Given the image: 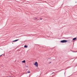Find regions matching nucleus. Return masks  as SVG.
I'll return each instance as SVG.
<instances>
[{
    "label": "nucleus",
    "instance_id": "nucleus-2",
    "mask_svg": "<svg viewBox=\"0 0 77 77\" xmlns=\"http://www.w3.org/2000/svg\"><path fill=\"white\" fill-rule=\"evenodd\" d=\"M68 41L67 40H62L60 41L61 42H62V43H64V42H67Z\"/></svg>",
    "mask_w": 77,
    "mask_h": 77
},
{
    "label": "nucleus",
    "instance_id": "nucleus-10",
    "mask_svg": "<svg viewBox=\"0 0 77 77\" xmlns=\"http://www.w3.org/2000/svg\"><path fill=\"white\" fill-rule=\"evenodd\" d=\"M41 20H42V19H41Z\"/></svg>",
    "mask_w": 77,
    "mask_h": 77
},
{
    "label": "nucleus",
    "instance_id": "nucleus-9",
    "mask_svg": "<svg viewBox=\"0 0 77 77\" xmlns=\"http://www.w3.org/2000/svg\"><path fill=\"white\" fill-rule=\"evenodd\" d=\"M1 57V56H0V57Z\"/></svg>",
    "mask_w": 77,
    "mask_h": 77
},
{
    "label": "nucleus",
    "instance_id": "nucleus-4",
    "mask_svg": "<svg viewBox=\"0 0 77 77\" xmlns=\"http://www.w3.org/2000/svg\"><path fill=\"white\" fill-rule=\"evenodd\" d=\"M22 63H26V60H24L22 61Z\"/></svg>",
    "mask_w": 77,
    "mask_h": 77
},
{
    "label": "nucleus",
    "instance_id": "nucleus-6",
    "mask_svg": "<svg viewBox=\"0 0 77 77\" xmlns=\"http://www.w3.org/2000/svg\"><path fill=\"white\" fill-rule=\"evenodd\" d=\"M76 38H74L73 39V40H75V39H76Z\"/></svg>",
    "mask_w": 77,
    "mask_h": 77
},
{
    "label": "nucleus",
    "instance_id": "nucleus-5",
    "mask_svg": "<svg viewBox=\"0 0 77 77\" xmlns=\"http://www.w3.org/2000/svg\"><path fill=\"white\" fill-rule=\"evenodd\" d=\"M24 47V48H27V45H25Z\"/></svg>",
    "mask_w": 77,
    "mask_h": 77
},
{
    "label": "nucleus",
    "instance_id": "nucleus-8",
    "mask_svg": "<svg viewBox=\"0 0 77 77\" xmlns=\"http://www.w3.org/2000/svg\"><path fill=\"white\" fill-rule=\"evenodd\" d=\"M0 56H2V55H1Z\"/></svg>",
    "mask_w": 77,
    "mask_h": 77
},
{
    "label": "nucleus",
    "instance_id": "nucleus-7",
    "mask_svg": "<svg viewBox=\"0 0 77 77\" xmlns=\"http://www.w3.org/2000/svg\"><path fill=\"white\" fill-rule=\"evenodd\" d=\"M30 73V71H28L27 73Z\"/></svg>",
    "mask_w": 77,
    "mask_h": 77
},
{
    "label": "nucleus",
    "instance_id": "nucleus-1",
    "mask_svg": "<svg viewBox=\"0 0 77 77\" xmlns=\"http://www.w3.org/2000/svg\"><path fill=\"white\" fill-rule=\"evenodd\" d=\"M34 65L36 67H38V63H37V62H35V63L34 64Z\"/></svg>",
    "mask_w": 77,
    "mask_h": 77
},
{
    "label": "nucleus",
    "instance_id": "nucleus-3",
    "mask_svg": "<svg viewBox=\"0 0 77 77\" xmlns=\"http://www.w3.org/2000/svg\"><path fill=\"white\" fill-rule=\"evenodd\" d=\"M18 41V39L16 40H15L13 41V42H16V41Z\"/></svg>",
    "mask_w": 77,
    "mask_h": 77
}]
</instances>
